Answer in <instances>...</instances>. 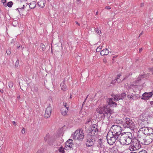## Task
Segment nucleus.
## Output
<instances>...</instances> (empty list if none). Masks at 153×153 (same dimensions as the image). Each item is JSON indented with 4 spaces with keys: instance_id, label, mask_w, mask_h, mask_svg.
<instances>
[{
    "instance_id": "obj_32",
    "label": "nucleus",
    "mask_w": 153,
    "mask_h": 153,
    "mask_svg": "<svg viewBox=\"0 0 153 153\" xmlns=\"http://www.w3.org/2000/svg\"><path fill=\"white\" fill-rule=\"evenodd\" d=\"M63 106L66 108H67L69 109V107L68 106V105L67 102H63Z\"/></svg>"
},
{
    "instance_id": "obj_51",
    "label": "nucleus",
    "mask_w": 153,
    "mask_h": 153,
    "mask_svg": "<svg viewBox=\"0 0 153 153\" xmlns=\"http://www.w3.org/2000/svg\"><path fill=\"white\" fill-rule=\"evenodd\" d=\"M17 48H19L20 47V45L18 46V45H17Z\"/></svg>"
},
{
    "instance_id": "obj_14",
    "label": "nucleus",
    "mask_w": 153,
    "mask_h": 153,
    "mask_svg": "<svg viewBox=\"0 0 153 153\" xmlns=\"http://www.w3.org/2000/svg\"><path fill=\"white\" fill-rule=\"evenodd\" d=\"M138 125L140 127H142V128H143V127H145V126H147L148 124V122L146 121L145 120V121H142L141 120H138Z\"/></svg>"
},
{
    "instance_id": "obj_16",
    "label": "nucleus",
    "mask_w": 153,
    "mask_h": 153,
    "mask_svg": "<svg viewBox=\"0 0 153 153\" xmlns=\"http://www.w3.org/2000/svg\"><path fill=\"white\" fill-rule=\"evenodd\" d=\"M69 110V109L67 108H66L65 107H62L60 110L62 114L64 116H66L68 111Z\"/></svg>"
},
{
    "instance_id": "obj_56",
    "label": "nucleus",
    "mask_w": 153,
    "mask_h": 153,
    "mask_svg": "<svg viewBox=\"0 0 153 153\" xmlns=\"http://www.w3.org/2000/svg\"><path fill=\"white\" fill-rule=\"evenodd\" d=\"M78 1H79V0H78Z\"/></svg>"
},
{
    "instance_id": "obj_1",
    "label": "nucleus",
    "mask_w": 153,
    "mask_h": 153,
    "mask_svg": "<svg viewBox=\"0 0 153 153\" xmlns=\"http://www.w3.org/2000/svg\"><path fill=\"white\" fill-rule=\"evenodd\" d=\"M131 133L128 132L122 134V135L119 136V140L120 143L123 145H128L130 144L132 141Z\"/></svg>"
},
{
    "instance_id": "obj_6",
    "label": "nucleus",
    "mask_w": 153,
    "mask_h": 153,
    "mask_svg": "<svg viewBox=\"0 0 153 153\" xmlns=\"http://www.w3.org/2000/svg\"><path fill=\"white\" fill-rule=\"evenodd\" d=\"M153 134V129L151 128L144 127L142 128L139 131L137 136L150 135Z\"/></svg>"
},
{
    "instance_id": "obj_9",
    "label": "nucleus",
    "mask_w": 153,
    "mask_h": 153,
    "mask_svg": "<svg viewBox=\"0 0 153 153\" xmlns=\"http://www.w3.org/2000/svg\"><path fill=\"white\" fill-rule=\"evenodd\" d=\"M111 131L112 133L114 135H117V136H119L122 134H120L122 130V128L119 126L117 125H113L110 128Z\"/></svg>"
},
{
    "instance_id": "obj_48",
    "label": "nucleus",
    "mask_w": 153,
    "mask_h": 153,
    "mask_svg": "<svg viewBox=\"0 0 153 153\" xmlns=\"http://www.w3.org/2000/svg\"><path fill=\"white\" fill-rule=\"evenodd\" d=\"M0 91L1 92V93H3V91L2 90V89H1V90H0Z\"/></svg>"
},
{
    "instance_id": "obj_26",
    "label": "nucleus",
    "mask_w": 153,
    "mask_h": 153,
    "mask_svg": "<svg viewBox=\"0 0 153 153\" xmlns=\"http://www.w3.org/2000/svg\"><path fill=\"white\" fill-rule=\"evenodd\" d=\"M40 49H42V51H45L46 49L45 45L42 43H41L40 44Z\"/></svg>"
},
{
    "instance_id": "obj_19",
    "label": "nucleus",
    "mask_w": 153,
    "mask_h": 153,
    "mask_svg": "<svg viewBox=\"0 0 153 153\" xmlns=\"http://www.w3.org/2000/svg\"><path fill=\"white\" fill-rule=\"evenodd\" d=\"M94 144V141L92 140L91 139L88 140L86 143V145L88 146H92Z\"/></svg>"
},
{
    "instance_id": "obj_40",
    "label": "nucleus",
    "mask_w": 153,
    "mask_h": 153,
    "mask_svg": "<svg viewBox=\"0 0 153 153\" xmlns=\"http://www.w3.org/2000/svg\"><path fill=\"white\" fill-rule=\"evenodd\" d=\"M22 134H24L25 133V130L24 128H23L22 130Z\"/></svg>"
},
{
    "instance_id": "obj_43",
    "label": "nucleus",
    "mask_w": 153,
    "mask_h": 153,
    "mask_svg": "<svg viewBox=\"0 0 153 153\" xmlns=\"http://www.w3.org/2000/svg\"><path fill=\"white\" fill-rule=\"evenodd\" d=\"M142 50H143V48H140L139 50V53L141 52V51H142Z\"/></svg>"
},
{
    "instance_id": "obj_45",
    "label": "nucleus",
    "mask_w": 153,
    "mask_h": 153,
    "mask_svg": "<svg viewBox=\"0 0 153 153\" xmlns=\"http://www.w3.org/2000/svg\"><path fill=\"white\" fill-rule=\"evenodd\" d=\"M150 104L151 105H153V101H151L150 102Z\"/></svg>"
},
{
    "instance_id": "obj_23",
    "label": "nucleus",
    "mask_w": 153,
    "mask_h": 153,
    "mask_svg": "<svg viewBox=\"0 0 153 153\" xmlns=\"http://www.w3.org/2000/svg\"><path fill=\"white\" fill-rule=\"evenodd\" d=\"M80 116L82 117H85L86 115V113L84 110L82 109L80 112Z\"/></svg>"
},
{
    "instance_id": "obj_2",
    "label": "nucleus",
    "mask_w": 153,
    "mask_h": 153,
    "mask_svg": "<svg viewBox=\"0 0 153 153\" xmlns=\"http://www.w3.org/2000/svg\"><path fill=\"white\" fill-rule=\"evenodd\" d=\"M92 118H90L87 120L85 123L86 127H88L89 125H91V126L88 128V131L91 134V135L94 136L97 134L98 129H97V126L96 124L92 125Z\"/></svg>"
},
{
    "instance_id": "obj_27",
    "label": "nucleus",
    "mask_w": 153,
    "mask_h": 153,
    "mask_svg": "<svg viewBox=\"0 0 153 153\" xmlns=\"http://www.w3.org/2000/svg\"><path fill=\"white\" fill-rule=\"evenodd\" d=\"M102 46L100 45L96 49V51L97 52H99L102 49Z\"/></svg>"
},
{
    "instance_id": "obj_20",
    "label": "nucleus",
    "mask_w": 153,
    "mask_h": 153,
    "mask_svg": "<svg viewBox=\"0 0 153 153\" xmlns=\"http://www.w3.org/2000/svg\"><path fill=\"white\" fill-rule=\"evenodd\" d=\"M39 3V7L43 8L45 5V0H41Z\"/></svg>"
},
{
    "instance_id": "obj_5",
    "label": "nucleus",
    "mask_w": 153,
    "mask_h": 153,
    "mask_svg": "<svg viewBox=\"0 0 153 153\" xmlns=\"http://www.w3.org/2000/svg\"><path fill=\"white\" fill-rule=\"evenodd\" d=\"M97 112L100 114H102V117H105V114H111L112 111L108 105L104 106H99L97 109Z\"/></svg>"
},
{
    "instance_id": "obj_3",
    "label": "nucleus",
    "mask_w": 153,
    "mask_h": 153,
    "mask_svg": "<svg viewBox=\"0 0 153 153\" xmlns=\"http://www.w3.org/2000/svg\"><path fill=\"white\" fill-rule=\"evenodd\" d=\"M138 141L142 144H150L153 140V134L142 136H137Z\"/></svg>"
},
{
    "instance_id": "obj_22",
    "label": "nucleus",
    "mask_w": 153,
    "mask_h": 153,
    "mask_svg": "<svg viewBox=\"0 0 153 153\" xmlns=\"http://www.w3.org/2000/svg\"><path fill=\"white\" fill-rule=\"evenodd\" d=\"M60 86L62 90L63 91H65L67 89L66 85L64 83H61L60 84Z\"/></svg>"
},
{
    "instance_id": "obj_50",
    "label": "nucleus",
    "mask_w": 153,
    "mask_h": 153,
    "mask_svg": "<svg viewBox=\"0 0 153 153\" xmlns=\"http://www.w3.org/2000/svg\"><path fill=\"white\" fill-rule=\"evenodd\" d=\"M88 95L86 97V98L85 99V100L87 99L88 97Z\"/></svg>"
},
{
    "instance_id": "obj_24",
    "label": "nucleus",
    "mask_w": 153,
    "mask_h": 153,
    "mask_svg": "<svg viewBox=\"0 0 153 153\" xmlns=\"http://www.w3.org/2000/svg\"><path fill=\"white\" fill-rule=\"evenodd\" d=\"M104 145L102 144V142H101V141H100V142H99V144H98V147L99 148V149L100 150L102 149H103L104 148Z\"/></svg>"
},
{
    "instance_id": "obj_4",
    "label": "nucleus",
    "mask_w": 153,
    "mask_h": 153,
    "mask_svg": "<svg viewBox=\"0 0 153 153\" xmlns=\"http://www.w3.org/2000/svg\"><path fill=\"white\" fill-rule=\"evenodd\" d=\"M126 94L124 93H122L121 95H117L114 96V99L113 98H108L107 99V102L111 107H116L117 104L113 101H118L121 99H123L126 96Z\"/></svg>"
},
{
    "instance_id": "obj_39",
    "label": "nucleus",
    "mask_w": 153,
    "mask_h": 153,
    "mask_svg": "<svg viewBox=\"0 0 153 153\" xmlns=\"http://www.w3.org/2000/svg\"><path fill=\"white\" fill-rule=\"evenodd\" d=\"M24 7H25V5H23V7H21L20 8H17V9L19 11V9H24Z\"/></svg>"
},
{
    "instance_id": "obj_54",
    "label": "nucleus",
    "mask_w": 153,
    "mask_h": 153,
    "mask_svg": "<svg viewBox=\"0 0 153 153\" xmlns=\"http://www.w3.org/2000/svg\"><path fill=\"white\" fill-rule=\"evenodd\" d=\"M71 95L70 96V98H71Z\"/></svg>"
},
{
    "instance_id": "obj_38",
    "label": "nucleus",
    "mask_w": 153,
    "mask_h": 153,
    "mask_svg": "<svg viewBox=\"0 0 153 153\" xmlns=\"http://www.w3.org/2000/svg\"><path fill=\"white\" fill-rule=\"evenodd\" d=\"M2 2L3 4L4 5L6 4V0H2Z\"/></svg>"
},
{
    "instance_id": "obj_47",
    "label": "nucleus",
    "mask_w": 153,
    "mask_h": 153,
    "mask_svg": "<svg viewBox=\"0 0 153 153\" xmlns=\"http://www.w3.org/2000/svg\"><path fill=\"white\" fill-rule=\"evenodd\" d=\"M143 5H144L143 4V3L141 4H140V6L141 7H143Z\"/></svg>"
},
{
    "instance_id": "obj_36",
    "label": "nucleus",
    "mask_w": 153,
    "mask_h": 153,
    "mask_svg": "<svg viewBox=\"0 0 153 153\" xmlns=\"http://www.w3.org/2000/svg\"><path fill=\"white\" fill-rule=\"evenodd\" d=\"M6 53H7V54L8 55V54H10V50L9 49H8V50H7L6 51Z\"/></svg>"
},
{
    "instance_id": "obj_41",
    "label": "nucleus",
    "mask_w": 153,
    "mask_h": 153,
    "mask_svg": "<svg viewBox=\"0 0 153 153\" xmlns=\"http://www.w3.org/2000/svg\"><path fill=\"white\" fill-rule=\"evenodd\" d=\"M105 8L106 9H108V10L110 9L111 8L110 6H106L105 7Z\"/></svg>"
},
{
    "instance_id": "obj_13",
    "label": "nucleus",
    "mask_w": 153,
    "mask_h": 153,
    "mask_svg": "<svg viewBox=\"0 0 153 153\" xmlns=\"http://www.w3.org/2000/svg\"><path fill=\"white\" fill-rule=\"evenodd\" d=\"M152 96V92H145L143 94L141 99L147 100L151 97Z\"/></svg>"
},
{
    "instance_id": "obj_17",
    "label": "nucleus",
    "mask_w": 153,
    "mask_h": 153,
    "mask_svg": "<svg viewBox=\"0 0 153 153\" xmlns=\"http://www.w3.org/2000/svg\"><path fill=\"white\" fill-rule=\"evenodd\" d=\"M148 117L146 114H142L140 115L139 119L138 120H141L142 121H148Z\"/></svg>"
},
{
    "instance_id": "obj_49",
    "label": "nucleus",
    "mask_w": 153,
    "mask_h": 153,
    "mask_svg": "<svg viewBox=\"0 0 153 153\" xmlns=\"http://www.w3.org/2000/svg\"><path fill=\"white\" fill-rule=\"evenodd\" d=\"M98 11H97V12H96V15H98Z\"/></svg>"
},
{
    "instance_id": "obj_11",
    "label": "nucleus",
    "mask_w": 153,
    "mask_h": 153,
    "mask_svg": "<svg viewBox=\"0 0 153 153\" xmlns=\"http://www.w3.org/2000/svg\"><path fill=\"white\" fill-rule=\"evenodd\" d=\"M124 128H129L131 129L134 130L137 128V125L129 119H126L123 124Z\"/></svg>"
},
{
    "instance_id": "obj_35",
    "label": "nucleus",
    "mask_w": 153,
    "mask_h": 153,
    "mask_svg": "<svg viewBox=\"0 0 153 153\" xmlns=\"http://www.w3.org/2000/svg\"><path fill=\"white\" fill-rule=\"evenodd\" d=\"M138 153H147V152L145 150H142L139 152Z\"/></svg>"
},
{
    "instance_id": "obj_7",
    "label": "nucleus",
    "mask_w": 153,
    "mask_h": 153,
    "mask_svg": "<svg viewBox=\"0 0 153 153\" xmlns=\"http://www.w3.org/2000/svg\"><path fill=\"white\" fill-rule=\"evenodd\" d=\"M84 134L82 129H78L76 130L72 135L73 139L78 141H82L84 138Z\"/></svg>"
},
{
    "instance_id": "obj_10",
    "label": "nucleus",
    "mask_w": 153,
    "mask_h": 153,
    "mask_svg": "<svg viewBox=\"0 0 153 153\" xmlns=\"http://www.w3.org/2000/svg\"><path fill=\"white\" fill-rule=\"evenodd\" d=\"M117 138L119 139V136L114 135L111 132L108 133L107 136V140L108 143L110 145H113Z\"/></svg>"
},
{
    "instance_id": "obj_37",
    "label": "nucleus",
    "mask_w": 153,
    "mask_h": 153,
    "mask_svg": "<svg viewBox=\"0 0 153 153\" xmlns=\"http://www.w3.org/2000/svg\"><path fill=\"white\" fill-rule=\"evenodd\" d=\"M97 33H98L99 34H100L101 33V31L99 29H97Z\"/></svg>"
},
{
    "instance_id": "obj_52",
    "label": "nucleus",
    "mask_w": 153,
    "mask_h": 153,
    "mask_svg": "<svg viewBox=\"0 0 153 153\" xmlns=\"http://www.w3.org/2000/svg\"><path fill=\"white\" fill-rule=\"evenodd\" d=\"M131 153H137L136 152H131Z\"/></svg>"
},
{
    "instance_id": "obj_25",
    "label": "nucleus",
    "mask_w": 153,
    "mask_h": 153,
    "mask_svg": "<svg viewBox=\"0 0 153 153\" xmlns=\"http://www.w3.org/2000/svg\"><path fill=\"white\" fill-rule=\"evenodd\" d=\"M134 146V150H137V149H139L140 146L139 144V143H136L135 145H134L133 144Z\"/></svg>"
},
{
    "instance_id": "obj_30",
    "label": "nucleus",
    "mask_w": 153,
    "mask_h": 153,
    "mask_svg": "<svg viewBox=\"0 0 153 153\" xmlns=\"http://www.w3.org/2000/svg\"><path fill=\"white\" fill-rule=\"evenodd\" d=\"M13 4V2L11 1H9L7 3V6L9 7H11Z\"/></svg>"
},
{
    "instance_id": "obj_34",
    "label": "nucleus",
    "mask_w": 153,
    "mask_h": 153,
    "mask_svg": "<svg viewBox=\"0 0 153 153\" xmlns=\"http://www.w3.org/2000/svg\"><path fill=\"white\" fill-rule=\"evenodd\" d=\"M19 60L18 59H17L15 64V66L16 67H18V66L19 65Z\"/></svg>"
},
{
    "instance_id": "obj_29",
    "label": "nucleus",
    "mask_w": 153,
    "mask_h": 153,
    "mask_svg": "<svg viewBox=\"0 0 153 153\" xmlns=\"http://www.w3.org/2000/svg\"><path fill=\"white\" fill-rule=\"evenodd\" d=\"M116 122L117 124H121L122 123V120L117 119L116 120Z\"/></svg>"
},
{
    "instance_id": "obj_53",
    "label": "nucleus",
    "mask_w": 153,
    "mask_h": 153,
    "mask_svg": "<svg viewBox=\"0 0 153 153\" xmlns=\"http://www.w3.org/2000/svg\"><path fill=\"white\" fill-rule=\"evenodd\" d=\"M151 92H152V94H153V90Z\"/></svg>"
},
{
    "instance_id": "obj_55",
    "label": "nucleus",
    "mask_w": 153,
    "mask_h": 153,
    "mask_svg": "<svg viewBox=\"0 0 153 153\" xmlns=\"http://www.w3.org/2000/svg\"><path fill=\"white\" fill-rule=\"evenodd\" d=\"M37 5H38V2L37 3Z\"/></svg>"
},
{
    "instance_id": "obj_18",
    "label": "nucleus",
    "mask_w": 153,
    "mask_h": 153,
    "mask_svg": "<svg viewBox=\"0 0 153 153\" xmlns=\"http://www.w3.org/2000/svg\"><path fill=\"white\" fill-rule=\"evenodd\" d=\"M109 53L108 50L106 48L105 49L101 51L100 54L102 56L107 55Z\"/></svg>"
},
{
    "instance_id": "obj_44",
    "label": "nucleus",
    "mask_w": 153,
    "mask_h": 153,
    "mask_svg": "<svg viewBox=\"0 0 153 153\" xmlns=\"http://www.w3.org/2000/svg\"><path fill=\"white\" fill-rule=\"evenodd\" d=\"M12 123L14 125H16V123L15 121H13Z\"/></svg>"
},
{
    "instance_id": "obj_12",
    "label": "nucleus",
    "mask_w": 153,
    "mask_h": 153,
    "mask_svg": "<svg viewBox=\"0 0 153 153\" xmlns=\"http://www.w3.org/2000/svg\"><path fill=\"white\" fill-rule=\"evenodd\" d=\"M51 107L50 106L48 107L45 110L44 114L45 118L46 119L49 118L51 114Z\"/></svg>"
},
{
    "instance_id": "obj_42",
    "label": "nucleus",
    "mask_w": 153,
    "mask_h": 153,
    "mask_svg": "<svg viewBox=\"0 0 153 153\" xmlns=\"http://www.w3.org/2000/svg\"><path fill=\"white\" fill-rule=\"evenodd\" d=\"M149 69V70L152 72L153 74V68H150Z\"/></svg>"
},
{
    "instance_id": "obj_21",
    "label": "nucleus",
    "mask_w": 153,
    "mask_h": 153,
    "mask_svg": "<svg viewBox=\"0 0 153 153\" xmlns=\"http://www.w3.org/2000/svg\"><path fill=\"white\" fill-rule=\"evenodd\" d=\"M36 3L35 1H33L30 3V7L32 9H33L36 7Z\"/></svg>"
},
{
    "instance_id": "obj_31",
    "label": "nucleus",
    "mask_w": 153,
    "mask_h": 153,
    "mask_svg": "<svg viewBox=\"0 0 153 153\" xmlns=\"http://www.w3.org/2000/svg\"><path fill=\"white\" fill-rule=\"evenodd\" d=\"M127 97L129 99L131 100L133 97V96L132 94H128L127 95Z\"/></svg>"
},
{
    "instance_id": "obj_33",
    "label": "nucleus",
    "mask_w": 153,
    "mask_h": 153,
    "mask_svg": "<svg viewBox=\"0 0 153 153\" xmlns=\"http://www.w3.org/2000/svg\"><path fill=\"white\" fill-rule=\"evenodd\" d=\"M8 85L9 87L10 88H11L13 86V83L12 82H10L8 83Z\"/></svg>"
},
{
    "instance_id": "obj_28",
    "label": "nucleus",
    "mask_w": 153,
    "mask_h": 153,
    "mask_svg": "<svg viewBox=\"0 0 153 153\" xmlns=\"http://www.w3.org/2000/svg\"><path fill=\"white\" fill-rule=\"evenodd\" d=\"M135 86L136 85L133 84H131L130 85H129L127 87V88L128 89H130L131 88H133L135 87Z\"/></svg>"
},
{
    "instance_id": "obj_8",
    "label": "nucleus",
    "mask_w": 153,
    "mask_h": 153,
    "mask_svg": "<svg viewBox=\"0 0 153 153\" xmlns=\"http://www.w3.org/2000/svg\"><path fill=\"white\" fill-rule=\"evenodd\" d=\"M73 141L72 139L68 140L65 143L64 148L60 147L59 149V152L61 153H65L64 150H69L72 148L74 146Z\"/></svg>"
},
{
    "instance_id": "obj_46",
    "label": "nucleus",
    "mask_w": 153,
    "mask_h": 153,
    "mask_svg": "<svg viewBox=\"0 0 153 153\" xmlns=\"http://www.w3.org/2000/svg\"><path fill=\"white\" fill-rule=\"evenodd\" d=\"M76 23L79 26H80V24L78 23L77 22H76Z\"/></svg>"
},
{
    "instance_id": "obj_15",
    "label": "nucleus",
    "mask_w": 153,
    "mask_h": 153,
    "mask_svg": "<svg viewBox=\"0 0 153 153\" xmlns=\"http://www.w3.org/2000/svg\"><path fill=\"white\" fill-rule=\"evenodd\" d=\"M126 79V77H122V75L120 73L117 74L116 77V80L118 82H121L123 80L125 79Z\"/></svg>"
}]
</instances>
